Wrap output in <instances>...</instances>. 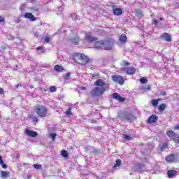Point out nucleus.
Listing matches in <instances>:
<instances>
[{
    "mask_svg": "<svg viewBox=\"0 0 179 179\" xmlns=\"http://www.w3.org/2000/svg\"><path fill=\"white\" fill-rule=\"evenodd\" d=\"M127 35L123 34L120 36L119 41L121 44H125V43H127Z\"/></svg>",
    "mask_w": 179,
    "mask_h": 179,
    "instance_id": "nucleus-19",
    "label": "nucleus"
},
{
    "mask_svg": "<svg viewBox=\"0 0 179 179\" xmlns=\"http://www.w3.org/2000/svg\"><path fill=\"white\" fill-rule=\"evenodd\" d=\"M103 43L104 41H96L94 45V48H96V50H103Z\"/></svg>",
    "mask_w": 179,
    "mask_h": 179,
    "instance_id": "nucleus-12",
    "label": "nucleus"
},
{
    "mask_svg": "<svg viewBox=\"0 0 179 179\" xmlns=\"http://www.w3.org/2000/svg\"><path fill=\"white\" fill-rule=\"evenodd\" d=\"M141 83H148V79L146 78H142L140 79Z\"/></svg>",
    "mask_w": 179,
    "mask_h": 179,
    "instance_id": "nucleus-38",
    "label": "nucleus"
},
{
    "mask_svg": "<svg viewBox=\"0 0 179 179\" xmlns=\"http://www.w3.org/2000/svg\"><path fill=\"white\" fill-rule=\"evenodd\" d=\"M175 8H178V3H175Z\"/></svg>",
    "mask_w": 179,
    "mask_h": 179,
    "instance_id": "nucleus-52",
    "label": "nucleus"
},
{
    "mask_svg": "<svg viewBox=\"0 0 179 179\" xmlns=\"http://www.w3.org/2000/svg\"><path fill=\"white\" fill-rule=\"evenodd\" d=\"M15 87H16V89H17V87H19V84L16 85Z\"/></svg>",
    "mask_w": 179,
    "mask_h": 179,
    "instance_id": "nucleus-54",
    "label": "nucleus"
},
{
    "mask_svg": "<svg viewBox=\"0 0 179 179\" xmlns=\"http://www.w3.org/2000/svg\"><path fill=\"white\" fill-rule=\"evenodd\" d=\"M57 90V87L55 86H52L50 87V92H51L52 93H54V92H55Z\"/></svg>",
    "mask_w": 179,
    "mask_h": 179,
    "instance_id": "nucleus-39",
    "label": "nucleus"
},
{
    "mask_svg": "<svg viewBox=\"0 0 179 179\" xmlns=\"http://www.w3.org/2000/svg\"><path fill=\"white\" fill-rule=\"evenodd\" d=\"M85 39L87 43H94V41H97V38L93 36L90 32L85 33Z\"/></svg>",
    "mask_w": 179,
    "mask_h": 179,
    "instance_id": "nucleus-8",
    "label": "nucleus"
},
{
    "mask_svg": "<svg viewBox=\"0 0 179 179\" xmlns=\"http://www.w3.org/2000/svg\"><path fill=\"white\" fill-rule=\"evenodd\" d=\"M26 134L28 135V136H31V138H36V136L38 135L36 131L31 130H27Z\"/></svg>",
    "mask_w": 179,
    "mask_h": 179,
    "instance_id": "nucleus-16",
    "label": "nucleus"
},
{
    "mask_svg": "<svg viewBox=\"0 0 179 179\" xmlns=\"http://www.w3.org/2000/svg\"><path fill=\"white\" fill-rule=\"evenodd\" d=\"M0 117H1V115H0Z\"/></svg>",
    "mask_w": 179,
    "mask_h": 179,
    "instance_id": "nucleus-58",
    "label": "nucleus"
},
{
    "mask_svg": "<svg viewBox=\"0 0 179 179\" xmlns=\"http://www.w3.org/2000/svg\"><path fill=\"white\" fill-rule=\"evenodd\" d=\"M94 85L96 87L91 91V95L93 96V97H99V96H101L105 90L108 89V84L106 83V82L101 79L96 80Z\"/></svg>",
    "mask_w": 179,
    "mask_h": 179,
    "instance_id": "nucleus-1",
    "label": "nucleus"
},
{
    "mask_svg": "<svg viewBox=\"0 0 179 179\" xmlns=\"http://www.w3.org/2000/svg\"><path fill=\"white\" fill-rule=\"evenodd\" d=\"M119 117L121 118V120H126L127 121H132V120H134V115L127 112H121L119 113Z\"/></svg>",
    "mask_w": 179,
    "mask_h": 179,
    "instance_id": "nucleus-4",
    "label": "nucleus"
},
{
    "mask_svg": "<svg viewBox=\"0 0 179 179\" xmlns=\"http://www.w3.org/2000/svg\"><path fill=\"white\" fill-rule=\"evenodd\" d=\"M126 72L127 75H134L135 72H136V69L134 67H129V68H121L120 73Z\"/></svg>",
    "mask_w": 179,
    "mask_h": 179,
    "instance_id": "nucleus-7",
    "label": "nucleus"
},
{
    "mask_svg": "<svg viewBox=\"0 0 179 179\" xmlns=\"http://www.w3.org/2000/svg\"><path fill=\"white\" fill-rule=\"evenodd\" d=\"M36 50H44V47L38 46V47H37Z\"/></svg>",
    "mask_w": 179,
    "mask_h": 179,
    "instance_id": "nucleus-49",
    "label": "nucleus"
},
{
    "mask_svg": "<svg viewBox=\"0 0 179 179\" xmlns=\"http://www.w3.org/2000/svg\"><path fill=\"white\" fill-rule=\"evenodd\" d=\"M24 17H25V19H29L31 22H36V17H34L31 13H26L24 15Z\"/></svg>",
    "mask_w": 179,
    "mask_h": 179,
    "instance_id": "nucleus-11",
    "label": "nucleus"
},
{
    "mask_svg": "<svg viewBox=\"0 0 179 179\" xmlns=\"http://www.w3.org/2000/svg\"><path fill=\"white\" fill-rule=\"evenodd\" d=\"M113 13L116 16H120V15H122V10H121V8H115L113 9Z\"/></svg>",
    "mask_w": 179,
    "mask_h": 179,
    "instance_id": "nucleus-21",
    "label": "nucleus"
},
{
    "mask_svg": "<svg viewBox=\"0 0 179 179\" xmlns=\"http://www.w3.org/2000/svg\"><path fill=\"white\" fill-rule=\"evenodd\" d=\"M121 66H129V62H127L126 60L122 61L121 62Z\"/></svg>",
    "mask_w": 179,
    "mask_h": 179,
    "instance_id": "nucleus-34",
    "label": "nucleus"
},
{
    "mask_svg": "<svg viewBox=\"0 0 179 179\" xmlns=\"http://www.w3.org/2000/svg\"><path fill=\"white\" fill-rule=\"evenodd\" d=\"M69 41L71 43V44L78 45V44H79V36H78V34H73L72 36H69Z\"/></svg>",
    "mask_w": 179,
    "mask_h": 179,
    "instance_id": "nucleus-10",
    "label": "nucleus"
},
{
    "mask_svg": "<svg viewBox=\"0 0 179 179\" xmlns=\"http://www.w3.org/2000/svg\"><path fill=\"white\" fill-rule=\"evenodd\" d=\"M2 22H5V18L2 16H0V23H2Z\"/></svg>",
    "mask_w": 179,
    "mask_h": 179,
    "instance_id": "nucleus-47",
    "label": "nucleus"
},
{
    "mask_svg": "<svg viewBox=\"0 0 179 179\" xmlns=\"http://www.w3.org/2000/svg\"><path fill=\"white\" fill-rule=\"evenodd\" d=\"M112 80L115 82V83H118V85H124L125 80L124 79V77L121 76H112Z\"/></svg>",
    "mask_w": 179,
    "mask_h": 179,
    "instance_id": "nucleus-6",
    "label": "nucleus"
},
{
    "mask_svg": "<svg viewBox=\"0 0 179 179\" xmlns=\"http://www.w3.org/2000/svg\"><path fill=\"white\" fill-rule=\"evenodd\" d=\"M5 93V91H3V89L0 88V94H3Z\"/></svg>",
    "mask_w": 179,
    "mask_h": 179,
    "instance_id": "nucleus-48",
    "label": "nucleus"
},
{
    "mask_svg": "<svg viewBox=\"0 0 179 179\" xmlns=\"http://www.w3.org/2000/svg\"><path fill=\"white\" fill-rule=\"evenodd\" d=\"M73 57L75 62L80 65H86V64H89V57L84 54L75 53Z\"/></svg>",
    "mask_w": 179,
    "mask_h": 179,
    "instance_id": "nucleus-2",
    "label": "nucleus"
},
{
    "mask_svg": "<svg viewBox=\"0 0 179 179\" xmlns=\"http://www.w3.org/2000/svg\"><path fill=\"white\" fill-rule=\"evenodd\" d=\"M166 135L167 136L171 138V139H173L175 143H179V136H178V134H176V132L171 130H169L166 132Z\"/></svg>",
    "mask_w": 179,
    "mask_h": 179,
    "instance_id": "nucleus-5",
    "label": "nucleus"
},
{
    "mask_svg": "<svg viewBox=\"0 0 179 179\" xmlns=\"http://www.w3.org/2000/svg\"><path fill=\"white\" fill-rule=\"evenodd\" d=\"M99 78V73H94V74H92V80H96Z\"/></svg>",
    "mask_w": 179,
    "mask_h": 179,
    "instance_id": "nucleus-42",
    "label": "nucleus"
},
{
    "mask_svg": "<svg viewBox=\"0 0 179 179\" xmlns=\"http://www.w3.org/2000/svg\"><path fill=\"white\" fill-rule=\"evenodd\" d=\"M83 90H86V87H78V92H82Z\"/></svg>",
    "mask_w": 179,
    "mask_h": 179,
    "instance_id": "nucleus-45",
    "label": "nucleus"
},
{
    "mask_svg": "<svg viewBox=\"0 0 179 179\" xmlns=\"http://www.w3.org/2000/svg\"><path fill=\"white\" fill-rule=\"evenodd\" d=\"M0 166H1L3 169H8V166L5 164V163L3 162V160L2 159V157L1 155H0Z\"/></svg>",
    "mask_w": 179,
    "mask_h": 179,
    "instance_id": "nucleus-24",
    "label": "nucleus"
},
{
    "mask_svg": "<svg viewBox=\"0 0 179 179\" xmlns=\"http://www.w3.org/2000/svg\"><path fill=\"white\" fill-rule=\"evenodd\" d=\"M149 64H153V60L152 59H148Z\"/></svg>",
    "mask_w": 179,
    "mask_h": 179,
    "instance_id": "nucleus-51",
    "label": "nucleus"
},
{
    "mask_svg": "<svg viewBox=\"0 0 179 179\" xmlns=\"http://www.w3.org/2000/svg\"><path fill=\"white\" fill-rule=\"evenodd\" d=\"M160 94H161V96H166V94H167V93L166 92V91H161Z\"/></svg>",
    "mask_w": 179,
    "mask_h": 179,
    "instance_id": "nucleus-46",
    "label": "nucleus"
},
{
    "mask_svg": "<svg viewBox=\"0 0 179 179\" xmlns=\"http://www.w3.org/2000/svg\"><path fill=\"white\" fill-rule=\"evenodd\" d=\"M35 112L39 117H47L48 109L45 106H39L35 108Z\"/></svg>",
    "mask_w": 179,
    "mask_h": 179,
    "instance_id": "nucleus-3",
    "label": "nucleus"
},
{
    "mask_svg": "<svg viewBox=\"0 0 179 179\" xmlns=\"http://www.w3.org/2000/svg\"><path fill=\"white\" fill-rule=\"evenodd\" d=\"M113 99H115V100H117L118 101H120V102L125 101V99L121 96H120L118 93L113 94Z\"/></svg>",
    "mask_w": 179,
    "mask_h": 179,
    "instance_id": "nucleus-15",
    "label": "nucleus"
},
{
    "mask_svg": "<svg viewBox=\"0 0 179 179\" xmlns=\"http://www.w3.org/2000/svg\"><path fill=\"white\" fill-rule=\"evenodd\" d=\"M71 78V73H67L64 76V80H69Z\"/></svg>",
    "mask_w": 179,
    "mask_h": 179,
    "instance_id": "nucleus-33",
    "label": "nucleus"
},
{
    "mask_svg": "<svg viewBox=\"0 0 179 179\" xmlns=\"http://www.w3.org/2000/svg\"><path fill=\"white\" fill-rule=\"evenodd\" d=\"M169 178H174L177 175V171L175 170H169L167 172Z\"/></svg>",
    "mask_w": 179,
    "mask_h": 179,
    "instance_id": "nucleus-18",
    "label": "nucleus"
},
{
    "mask_svg": "<svg viewBox=\"0 0 179 179\" xmlns=\"http://www.w3.org/2000/svg\"><path fill=\"white\" fill-rule=\"evenodd\" d=\"M43 40L45 44H48L50 43V41H51V38H50L49 36H45L43 38Z\"/></svg>",
    "mask_w": 179,
    "mask_h": 179,
    "instance_id": "nucleus-26",
    "label": "nucleus"
},
{
    "mask_svg": "<svg viewBox=\"0 0 179 179\" xmlns=\"http://www.w3.org/2000/svg\"><path fill=\"white\" fill-rule=\"evenodd\" d=\"M142 92H148V90H150V86H148V87H143L141 88Z\"/></svg>",
    "mask_w": 179,
    "mask_h": 179,
    "instance_id": "nucleus-36",
    "label": "nucleus"
},
{
    "mask_svg": "<svg viewBox=\"0 0 179 179\" xmlns=\"http://www.w3.org/2000/svg\"><path fill=\"white\" fill-rule=\"evenodd\" d=\"M123 139L124 141H132V137L127 134H123Z\"/></svg>",
    "mask_w": 179,
    "mask_h": 179,
    "instance_id": "nucleus-28",
    "label": "nucleus"
},
{
    "mask_svg": "<svg viewBox=\"0 0 179 179\" xmlns=\"http://www.w3.org/2000/svg\"><path fill=\"white\" fill-rule=\"evenodd\" d=\"M37 0H31V2L33 3V2H36Z\"/></svg>",
    "mask_w": 179,
    "mask_h": 179,
    "instance_id": "nucleus-53",
    "label": "nucleus"
},
{
    "mask_svg": "<svg viewBox=\"0 0 179 179\" xmlns=\"http://www.w3.org/2000/svg\"><path fill=\"white\" fill-rule=\"evenodd\" d=\"M1 178H6V177L8 176V173L6 171H1Z\"/></svg>",
    "mask_w": 179,
    "mask_h": 179,
    "instance_id": "nucleus-32",
    "label": "nucleus"
},
{
    "mask_svg": "<svg viewBox=\"0 0 179 179\" xmlns=\"http://www.w3.org/2000/svg\"><path fill=\"white\" fill-rule=\"evenodd\" d=\"M120 166H121V161H120V159H117L116 160V164H115V166H113V169L120 167Z\"/></svg>",
    "mask_w": 179,
    "mask_h": 179,
    "instance_id": "nucleus-31",
    "label": "nucleus"
},
{
    "mask_svg": "<svg viewBox=\"0 0 179 179\" xmlns=\"http://www.w3.org/2000/svg\"><path fill=\"white\" fill-rule=\"evenodd\" d=\"M159 120V117H157L156 115H152L148 117V122L149 124H153V122H156Z\"/></svg>",
    "mask_w": 179,
    "mask_h": 179,
    "instance_id": "nucleus-14",
    "label": "nucleus"
},
{
    "mask_svg": "<svg viewBox=\"0 0 179 179\" xmlns=\"http://www.w3.org/2000/svg\"><path fill=\"white\" fill-rule=\"evenodd\" d=\"M159 101H160V99H153L151 103L154 107H157V104H159Z\"/></svg>",
    "mask_w": 179,
    "mask_h": 179,
    "instance_id": "nucleus-25",
    "label": "nucleus"
},
{
    "mask_svg": "<svg viewBox=\"0 0 179 179\" xmlns=\"http://www.w3.org/2000/svg\"><path fill=\"white\" fill-rule=\"evenodd\" d=\"M158 110H159V111H164V110H166V105L164 103H162L159 106Z\"/></svg>",
    "mask_w": 179,
    "mask_h": 179,
    "instance_id": "nucleus-29",
    "label": "nucleus"
},
{
    "mask_svg": "<svg viewBox=\"0 0 179 179\" xmlns=\"http://www.w3.org/2000/svg\"><path fill=\"white\" fill-rule=\"evenodd\" d=\"M164 18H163V17H161V18H159V20H163Z\"/></svg>",
    "mask_w": 179,
    "mask_h": 179,
    "instance_id": "nucleus-56",
    "label": "nucleus"
},
{
    "mask_svg": "<svg viewBox=\"0 0 179 179\" xmlns=\"http://www.w3.org/2000/svg\"><path fill=\"white\" fill-rule=\"evenodd\" d=\"M152 23L155 24V26H157V24H159V21L154 18L152 19Z\"/></svg>",
    "mask_w": 179,
    "mask_h": 179,
    "instance_id": "nucleus-43",
    "label": "nucleus"
},
{
    "mask_svg": "<svg viewBox=\"0 0 179 179\" xmlns=\"http://www.w3.org/2000/svg\"><path fill=\"white\" fill-rule=\"evenodd\" d=\"M76 19H79V17L78 15H76Z\"/></svg>",
    "mask_w": 179,
    "mask_h": 179,
    "instance_id": "nucleus-55",
    "label": "nucleus"
},
{
    "mask_svg": "<svg viewBox=\"0 0 179 179\" xmlns=\"http://www.w3.org/2000/svg\"><path fill=\"white\" fill-rule=\"evenodd\" d=\"M161 38L162 40H165V41H168L169 43L171 42V36H170V34L169 33H164L162 36Z\"/></svg>",
    "mask_w": 179,
    "mask_h": 179,
    "instance_id": "nucleus-13",
    "label": "nucleus"
},
{
    "mask_svg": "<svg viewBox=\"0 0 179 179\" xmlns=\"http://www.w3.org/2000/svg\"><path fill=\"white\" fill-rule=\"evenodd\" d=\"M31 120L34 122H38V118L36 116H31Z\"/></svg>",
    "mask_w": 179,
    "mask_h": 179,
    "instance_id": "nucleus-41",
    "label": "nucleus"
},
{
    "mask_svg": "<svg viewBox=\"0 0 179 179\" xmlns=\"http://www.w3.org/2000/svg\"><path fill=\"white\" fill-rule=\"evenodd\" d=\"M30 12L32 13H36V15H38V7H31L30 8Z\"/></svg>",
    "mask_w": 179,
    "mask_h": 179,
    "instance_id": "nucleus-22",
    "label": "nucleus"
},
{
    "mask_svg": "<svg viewBox=\"0 0 179 179\" xmlns=\"http://www.w3.org/2000/svg\"><path fill=\"white\" fill-rule=\"evenodd\" d=\"M20 157V155H17V158H19Z\"/></svg>",
    "mask_w": 179,
    "mask_h": 179,
    "instance_id": "nucleus-57",
    "label": "nucleus"
},
{
    "mask_svg": "<svg viewBox=\"0 0 179 179\" xmlns=\"http://www.w3.org/2000/svg\"><path fill=\"white\" fill-rule=\"evenodd\" d=\"M34 169H36V170H40V169H41V165L34 164Z\"/></svg>",
    "mask_w": 179,
    "mask_h": 179,
    "instance_id": "nucleus-44",
    "label": "nucleus"
},
{
    "mask_svg": "<svg viewBox=\"0 0 179 179\" xmlns=\"http://www.w3.org/2000/svg\"><path fill=\"white\" fill-rule=\"evenodd\" d=\"M167 146H169V144H167V143H164L161 147V150L162 151L164 150V149H166Z\"/></svg>",
    "mask_w": 179,
    "mask_h": 179,
    "instance_id": "nucleus-40",
    "label": "nucleus"
},
{
    "mask_svg": "<svg viewBox=\"0 0 179 179\" xmlns=\"http://www.w3.org/2000/svg\"><path fill=\"white\" fill-rule=\"evenodd\" d=\"M136 16L138 17V19H142V17H143V13L141 10H137Z\"/></svg>",
    "mask_w": 179,
    "mask_h": 179,
    "instance_id": "nucleus-27",
    "label": "nucleus"
},
{
    "mask_svg": "<svg viewBox=\"0 0 179 179\" xmlns=\"http://www.w3.org/2000/svg\"><path fill=\"white\" fill-rule=\"evenodd\" d=\"M145 167V165L143 164H138L137 165H135L134 169L136 171H138V173H142V169Z\"/></svg>",
    "mask_w": 179,
    "mask_h": 179,
    "instance_id": "nucleus-17",
    "label": "nucleus"
},
{
    "mask_svg": "<svg viewBox=\"0 0 179 179\" xmlns=\"http://www.w3.org/2000/svg\"><path fill=\"white\" fill-rule=\"evenodd\" d=\"M166 160L168 163H173V162H176V157L174 155H169L166 157Z\"/></svg>",
    "mask_w": 179,
    "mask_h": 179,
    "instance_id": "nucleus-20",
    "label": "nucleus"
},
{
    "mask_svg": "<svg viewBox=\"0 0 179 179\" xmlns=\"http://www.w3.org/2000/svg\"><path fill=\"white\" fill-rule=\"evenodd\" d=\"M72 110V108L69 107V109L65 112V114H66L68 115V117H69V115H71V111Z\"/></svg>",
    "mask_w": 179,
    "mask_h": 179,
    "instance_id": "nucleus-37",
    "label": "nucleus"
},
{
    "mask_svg": "<svg viewBox=\"0 0 179 179\" xmlns=\"http://www.w3.org/2000/svg\"><path fill=\"white\" fill-rule=\"evenodd\" d=\"M49 136L52 139V141H55V138H57V134L51 133L49 134Z\"/></svg>",
    "mask_w": 179,
    "mask_h": 179,
    "instance_id": "nucleus-35",
    "label": "nucleus"
},
{
    "mask_svg": "<svg viewBox=\"0 0 179 179\" xmlns=\"http://www.w3.org/2000/svg\"><path fill=\"white\" fill-rule=\"evenodd\" d=\"M61 155H62V156H63V157H65V158L68 157V156H69L68 152L65 150H62Z\"/></svg>",
    "mask_w": 179,
    "mask_h": 179,
    "instance_id": "nucleus-30",
    "label": "nucleus"
},
{
    "mask_svg": "<svg viewBox=\"0 0 179 179\" xmlns=\"http://www.w3.org/2000/svg\"><path fill=\"white\" fill-rule=\"evenodd\" d=\"M54 69L55 71H57V72H62L64 71V68L59 65H55Z\"/></svg>",
    "mask_w": 179,
    "mask_h": 179,
    "instance_id": "nucleus-23",
    "label": "nucleus"
},
{
    "mask_svg": "<svg viewBox=\"0 0 179 179\" xmlns=\"http://www.w3.org/2000/svg\"><path fill=\"white\" fill-rule=\"evenodd\" d=\"M175 129L179 130V124H177V125L175 127Z\"/></svg>",
    "mask_w": 179,
    "mask_h": 179,
    "instance_id": "nucleus-50",
    "label": "nucleus"
},
{
    "mask_svg": "<svg viewBox=\"0 0 179 179\" xmlns=\"http://www.w3.org/2000/svg\"><path fill=\"white\" fill-rule=\"evenodd\" d=\"M113 45H114L113 41H103L102 50H112Z\"/></svg>",
    "mask_w": 179,
    "mask_h": 179,
    "instance_id": "nucleus-9",
    "label": "nucleus"
}]
</instances>
